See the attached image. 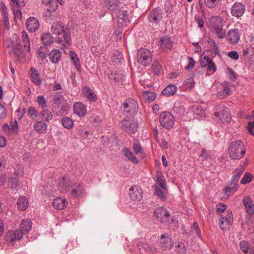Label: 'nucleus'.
Masks as SVG:
<instances>
[{"label": "nucleus", "mask_w": 254, "mask_h": 254, "mask_svg": "<svg viewBox=\"0 0 254 254\" xmlns=\"http://www.w3.org/2000/svg\"><path fill=\"white\" fill-rule=\"evenodd\" d=\"M41 40L43 44L46 46H49L54 42V38L50 33H47L43 34Z\"/></svg>", "instance_id": "obj_39"}, {"label": "nucleus", "mask_w": 254, "mask_h": 254, "mask_svg": "<svg viewBox=\"0 0 254 254\" xmlns=\"http://www.w3.org/2000/svg\"><path fill=\"white\" fill-rule=\"evenodd\" d=\"M70 183L68 179L66 177H62L59 182L60 187L63 190H67L69 187Z\"/></svg>", "instance_id": "obj_44"}, {"label": "nucleus", "mask_w": 254, "mask_h": 254, "mask_svg": "<svg viewBox=\"0 0 254 254\" xmlns=\"http://www.w3.org/2000/svg\"><path fill=\"white\" fill-rule=\"evenodd\" d=\"M73 111L79 116H84L86 113V107L81 102H76L74 104Z\"/></svg>", "instance_id": "obj_20"}, {"label": "nucleus", "mask_w": 254, "mask_h": 254, "mask_svg": "<svg viewBox=\"0 0 254 254\" xmlns=\"http://www.w3.org/2000/svg\"><path fill=\"white\" fill-rule=\"evenodd\" d=\"M32 227V222L29 219L22 220L20 223V230L23 232V234L29 232Z\"/></svg>", "instance_id": "obj_31"}, {"label": "nucleus", "mask_w": 254, "mask_h": 254, "mask_svg": "<svg viewBox=\"0 0 254 254\" xmlns=\"http://www.w3.org/2000/svg\"><path fill=\"white\" fill-rule=\"evenodd\" d=\"M49 55L50 61L54 64L58 63L62 57V54L58 50H52Z\"/></svg>", "instance_id": "obj_25"}, {"label": "nucleus", "mask_w": 254, "mask_h": 254, "mask_svg": "<svg viewBox=\"0 0 254 254\" xmlns=\"http://www.w3.org/2000/svg\"><path fill=\"white\" fill-rule=\"evenodd\" d=\"M58 108L59 109L58 110L56 109L55 111L56 114L58 116L66 115L68 112L69 107L67 105H58Z\"/></svg>", "instance_id": "obj_40"}, {"label": "nucleus", "mask_w": 254, "mask_h": 254, "mask_svg": "<svg viewBox=\"0 0 254 254\" xmlns=\"http://www.w3.org/2000/svg\"><path fill=\"white\" fill-rule=\"evenodd\" d=\"M23 236V232L21 230L8 231L6 234V240L10 242H14L15 240H20Z\"/></svg>", "instance_id": "obj_15"}, {"label": "nucleus", "mask_w": 254, "mask_h": 254, "mask_svg": "<svg viewBox=\"0 0 254 254\" xmlns=\"http://www.w3.org/2000/svg\"><path fill=\"white\" fill-rule=\"evenodd\" d=\"M244 170L243 169H237L235 170L234 173V175L232 177L231 180V182H233L235 183L238 184V182L239 180V179L243 174Z\"/></svg>", "instance_id": "obj_50"}, {"label": "nucleus", "mask_w": 254, "mask_h": 254, "mask_svg": "<svg viewBox=\"0 0 254 254\" xmlns=\"http://www.w3.org/2000/svg\"><path fill=\"white\" fill-rule=\"evenodd\" d=\"M133 149L136 154H138L142 151L141 146L137 140L133 141Z\"/></svg>", "instance_id": "obj_61"}, {"label": "nucleus", "mask_w": 254, "mask_h": 254, "mask_svg": "<svg viewBox=\"0 0 254 254\" xmlns=\"http://www.w3.org/2000/svg\"><path fill=\"white\" fill-rule=\"evenodd\" d=\"M64 28L59 22H55L52 25L51 31L53 34L60 35Z\"/></svg>", "instance_id": "obj_38"}, {"label": "nucleus", "mask_w": 254, "mask_h": 254, "mask_svg": "<svg viewBox=\"0 0 254 254\" xmlns=\"http://www.w3.org/2000/svg\"><path fill=\"white\" fill-rule=\"evenodd\" d=\"M30 78L36 85L39 86L42 84V80L40 78V74L37 69L32 67L30 68Z\"/></svg>", "instance_id": "obj_23"}, {"label": "nucleus", "mask_w": 254, "mask_h": 254, "mask_svg": "<svg viewBox=\"0 0 254 254\" xmlns=\"http://www.w3.org/2000/svg\"><path fill=\"white\" fill-rule=\"evenodd\" d=\"M18 186V179L16 178L11 177L8 179V186L10 189H15Z\"/></svg>", "instance_id": "obj_56"}, {"label": "nucleus", "mask_w": 254, "mask_h": 254, "mask_svg": "<svg viewBox=\"0 0 254 254\" xmlns=\"http://www.w3.org/2000/svg\"><path fill=\"white\" fill-rule=\"evenodd\" d=\"M69 54L70 58L72 61L73 63L74 64V65L76 67V69L78 71H80L81 70V66L80 65V60L77 54L72 50L69 51Z\"/></svg>", "instance_id": "obj_27"}, {"label": "nucleus", "mask_w": 254, "mask_h": 254, "mask_svg": "<svg viewBox=\"0 0 254 254\" xmlns=\"http://www.w3.org/2000/svg\"><path fill=\"white\" fill-rule=\"evenodd\" d=\"M252 178L253 175L252 174L246 172L240 183L241 184H247L252 180Z\"/></svg>", "instance_id": "obj_55"}, {"label": "nucleus", "mask_w": 254, "mask_h": 254, "mask_svg": "<svg viewBox=\"0 0 254 254\" xmlns=\"http://www.w3.org/2000/svg\"><path fill=\"white\" fill-rule=\"evenodd\" d=\"M241 250L246 254H254V250L248 242L245 241L240 244Z\"/></svg>", "instance_id": "obj_30"}, {"label": "nucleus", "mask_w": 254, "mask_h": 254, "mask_svg": "<svg viewBox=\"0 0 254 254\" xmlns=\"http://www.w3.org/2000/svg\"><path fill=\"white\" fill-rule=\"evenodd\" d=\"M228 56L232 59L237 60L239 59V56L237 52L233 51L228 52Z\"/></svg>", "instance_id": "obj_63"}, {"label": "nucleus", "mask_w": 254, "mask_h": 254, "mask_svg": "<svg viewBox=\"0 0 254 254\" xmlns=\"http://www.w3.org/2000/svg\"><path fill=\"white\" fill-rule=\"evenodd\" d=\"M26 25L28 31L34 32L39 27V22L37 18L31 17L27 20Z\"/></svg>", "instance_id": "obj_16"}, {"label": "nucleus", "mask_w": 254, "mask_h": 254, "mask_svg": "<svg viewBox=\"0 0 254 254\" xmlns=\"http://www.w3.org/2000/svg\"><path fill=\"white\" fill-rule=\"evenodd\" d=\"M194 84L193 78L190 77L186 79L183 85V87L185 89H191Z\"/></svg>", "instance_id": "obj_53"}, {"label": "nucleus", "mask_w": 254, "mask_h": 254, "mask_svg": "<svg viewBox=\"0 0 254 254\" xmlns=\"http://www.w3.org/2000/svg\"><path fill=\"white\" fill-rule=\"evenodd\" d=\"M17 204L18 208L21 211H24L28 208V201L26 197L21 196L18 199Z\"/></svg>", "instance_id": "obj_36"}, {"label": "nucleus", "mask_w": 254, "mask_h": 254, "mask_svg": "<svg viewBox=\"0 0 254 254\" xmlns=\"http://www.w3.org/2000/svg\"><path fill=\"white\" fill-rule=\"evenodd\" d=\"M48 125L43 121L36 122L33 126L34 130L40 133H45L47 131Z\"/></svg>", "instance_id": "obj_21"}, {"label": "nucleus", "mask_w": 254, "mask_h": 254, "mask_svg": "<svg viewBox=\"0 0 254 254\" xmlns=\"http://www.w3.org/2000/svg\"><path fill=\"white\" fill-rule=\"evenodd\" d=\"M67 204V201L66 199H62L61 197H57L55 199L53 202V206L55 208L63 209Z\"/></svg>", "instance_id": "obj_24"}, {"label": "nucleus", "mask_w": 254, "mask_h": 254, "mask_svg": "<svg viewBox=\"0 0 254 254\" xmlns=\"http://www.w3.org/2000/svg\"><path fill=\"white\" fill-rule=\"evenodd\" d=\"M155 194L162 200L165 201L167 198V189H161L157 186H155Z\"/></svg>", "instance_id": "obj_32"}, {"label": "nucleus", "mask_w": 254, "mask_h": 254, "mask_svg": "<svg viewBox=\"0 0 254 254\" xmlns=\"http://www.w3.org/2000/svg\"><path fill=\"white\" fill-rule=\"evenodd\" d=\"M118 20L122 26H127L129 20L128 16L127 11L121 8L117 14Z\"/></svg>", "instance_id": "obj_14"}, {"label": "nucleus", "mask_w": 254, "mask_h": 254, "mask_svg": "<svg viewBox=\"0 0 254 254\" xmlns=\"http://www.w3.org/2000/svg\"><path fill=\"white\" fill-rule=\"evenodd\" d=\"M28 115L32 120H35L38 116V112L34 107L30 106L27 110Z\"/></svg>", "instance_id": "obj_47"}, {"label": "nucleus", "mask_w": 254, "mask_h": 254, "mask_svg": "<svg viewBox=\"0 0 254 254\" xmlns=\"http://www.w3.org/2000/svg\"><path fill=\"white\" fill-rule=\"evenodd\" d=\"M84 191V188L81 184H75L70 192V197L76 198L80 196Z\"/></svg>", "instance_id": "obj_19"}, {"label": "nucleus", "mask_w": 254, "mask_h": 254, "mask_svg": "<svg viewBox=\"0 0 254 254\" xmlns=\"http://www.w3.org/2000/svg\"><path fill=\"white\" fill-rule=\"evenodd\" d=\"M123 152L125 156L132 163L134 164H137L138 163L137 159L134 156L133 153L129 149L127 148L123 149Z\"/></svg>", "instance_id": "obj_37"}, {"label": "nucleus", "mask_w": 254, "mask_h": 254, "mask_svg": "<svg viewBox=\"0 0 254 254\" xmlns=\"http://www.w3.org/2000/svg\"><path fill=\"white\" fill-rule=\"evenodd\" d=\"M21 37L22 38L24 51L29 53L30 52V42L29 37L25 31L21 32Z\"/></svg>", "instance_id": "obj_34"}, {"label": "nucleus", "mask_w": 254, "mask_h": 254, "mask_svg": "<svg viewBox=\"0 0 254 254\" xmlns=\"http://www.w3.org/2000/svg\"><path fill=\"white\" fill-rule=\"evenodd\" d=\"M241 33L236 29L229 30L226 35V39L231 44L237 43L240 39Z\"/></svg>", "instance_id": "obj_10"}, {"label": "nucleus", "mask_w": 254, "mask_h": 254, "mask_svg": "<svg viewBox=\"0 0 254 254\" xmlns=\"http://www.w3.org/2000/svg\"><path fill=\"white\" fill-rule=\"evenodd\" d=\"M154 216L158 221L173 230L179 227L178 221L170 217L169 212L166 208L162 207L156 208L154 211Z\"/></svg>", "instance_id": "obj_1"}, {"label": "nucleus", "mask_w": 254, "mask_h": 254, "mask_svg": "<svg viewBox=\"0 0 254 254\" xmlns=\"http://www.w3.org/2000/svg\"><path fill=\"white\" fill-rule=\"evenodd\" d=\"M121 2L119 0H106L105 5L111 11H114L120 7Z\"/></svg>", "instance_id": "obj_28"}, {"label": "nucleus", "mask_w": 254, "mask_h": 254, "mask_svg": "<svg viewBox=\"0 0 254 254\" xmlns=\"http://www.w3.org/2000/svg\"><path fill=\"white\" fill-rule=\"evenodd\" d=\"M84 95L91 102L96 101V95L95 93L90 88L85 87L83 88Z\"/></svg>", "instance_id": "obj_33"}, {"label": "nucleus", "mask_w": 254, "mask_h": 254, "mask_svg": "<svg viewBox=\"0 0 254 254\" xmlns=\"http://www.w3.org/2000/svg\"><path fill=\"white\" fill-rule=\"evenodd\" d=\"M173 41L170 37L165 36L160 38L159 46L164 51H170L173 46Z\"/></svg>", "instance_id": "obj_9"}, {"label": "nucleus", "mask_w": 254, "mask_h": 254, "mask_svg": "<svg viewBox=\"0 0 254 254\" xmlns=\"http://www.w3.org/2000/svg\"><path fill=\"white\" fill-rule=\"evenodd\" d=\"M243 202L248 213L250 215L253 214L254 212V206L251 198L248 196H246L244 197Z\"/></svg>", "instance_id": "obj_22"}, {"label": "nucleus", "mask_w": 254, "mask_h": 254, "mask_svg": "<svg viewBox=\"0 0 254 254\" xmlns=\"http://www.w3.org/2000/svg\"><path fill=\"white\" fill-rule=\"evenodd\" d=\"M219 0H204L205 5L209 8H212L216 7Z\"/></svg>", "instance_id": "obj_59"}, {"label": "nucleus", "mask_w": 254, "mask_h": 254, "mask_svg": "<svg viewBox=\"0 0 254 254\" xmlns=\"http://www.w3.org/2000/svg\"><path fill=\"white\" fill-rule=\"evenodd\" d=\"M10 125L11 127V130L14 133H17L18 131V123L16 120H11L10 122Z\"/></svg>", "instance_id": "obj_60"}, {"label": "nucleus", "mask_w": 254, "mask_h": 254, "mask_svg": "<svg viewBox=\"0 0 254 254\" xmlns=\"http://www.w3.org/2000/svg\"><path fill=\"white\" fill-rule=\"evenodd\" d=\"M193 112L200 117H203L205 115V111L203 110L202 107L200 105H194L192 108Z\"/></svg>", "instance_id": "obj_49"}, {"label": "nucleus", "mask_w": 254, "mask_h": 254, "mask_svg": "<svg viewBox=\"0 0 254 254\" xmlns=\"http://www.w3.org/2000/svg\"><path fill=\"white\" fill-rule=\"evenodd\" d=\"M12 51L17 58H19L21 57L22 51L18 47L16 46L13 47Z\"/></svg>", "instance_id": "obj_64"}, {"label": "nucleus", "mask_w": 254, "mask_h": 254, "mask_svg": "<svg viewBox=\"0 0 254 254\" xmlns=\"http://www.w3.org/2000/svg\"><path fill=\"white\" fill-rule=\"evenodd\" d=\"M159 122L163 127L170 129L174 125V118L170 112H163L160 115Z\"/></svg>", "instance_id": "obj_4"}, {"label": "nucleus", "mask_w": 254, "mask_h": 254, "mask_svg": "<svg viewBox=\"0 0 254 254\" xmlns=\"http://www.w3.org/2000/svg\"><path fill=\"white\" fill-rule=\"evenodd\" d=\"M246 153L244 144L240 140L232 142L228 149L230 157L233 160H239L243 157Z\"/></svg>", "instance_id": "obj_2"}, {"label": "nucleus", "mask_w": 254, "mask_h": 254, "mask_svg": "<svg viewBox=\"0 0 254 254\" xmlns=\"http://www.w3.org/2000/svg\"><path fill=\"white\" fill-rule=\"evenodd\" d=\"M137 62L143 66L149 65L152 61V54L147 49H139L137 54Z\"/></svg>", "instance_id": "obj_3"}, {"label": "nucleus", "mask_w": 254, "mask_h": 254, "mask_svg": "<svg viewBox=\"0 0 254 254\" xmlns=\"http://www.w3.org/2000/svg\"><path fill=\"white\" fill-rule=\"evenodd\" d=\"M62 33L64 34V39L66 43L68 45L71 44V39L70 37V30L69 28L65 27Z\"/></svg>", "instance_id": "obj_52"}, {"label": "nucleus", "mask_w": 254, "mask_h": 254, "mask_svg": "<svg viewBox=\"0 0 254 254\" xmlns=\"http://www.w3.org/2000/svg\"><path fill=\"white\" fill-rule=\"evenodd\" d=\"M245 9V6L243 3L236 2L232 7L231 14L234 16L239 17L244 14Z\"/></svg>", "instance_id": "obj_12"}, {"label": "nucleus", "mask_w": 254, "mask_h": 254, "mask_svg": "<svg viewBox=\"0 0 254 254\" xmlns=\"http://www.w3.org/2000/svg\"><path fill=\"white\" fill-rule=\"evenodd\" d=\"M37 101L39 104V107L42 109H44L47 106V101L45 99L44 97L42 95H39L37 98Z\"/></svg>", "instance_id": "obj_54"}, {"label": "nucleus", "mask_w": 254, "mask_h": 254, "mask_svg": "<svg viewBox=\"0 0 254 254\" xmlns=\"http://www.w3.org/2000/svg\"><path fill=\"white\" fill-rule=\"evenodd\" d=\"M123 105L125 113L129 114L130 115H134L137 114L138 105L134 99L128 98L124 102Z\"/></svg>", "instance_id": "obj_5"}, {"label": "nucleus", "mask_w": 254, "mask_h": 254, "mask_svg": "<svg viewBox=\"0 0 254 254\" xmlns=\"http://www.w3.org/2000/svg\"><path fill=\"white\" fill-rule=\"evenodd\" d=\"M38 51L39 53V57L42 60H45L46 58L47 55L48 54L47 48H46L45 47H41L38 49Z\"/></svg>", "instance_id": "obj_57"}, {"label": "nucleus", "mask_w": 254, "mask_h": 254, "mask_svg": "<svg viewBox=\"0 0 254 254\" xmlns=\"http://www.w3.org/2000/svg\"><path fill=\"white\" fill-rule=\"evenodd\" d=\"M163 18V11L159 8L151 10L148 15L149 21L153 23H158Z\"/></svg>", "instance_id": "obj_7"}, {"label": "nucleus", "mask_w": 254, "mask_h": 254, "mask_svg": "<svg viewBox=\"0 0 254 254\" xmlns=\"http://www.w3.org/2000/svg\"><path fill=\"white\" fill-rule=\"evenodd\" d=\"M39 115L42 121L44 122H49L53 118V113L50 110L46 109H43L40 111Z\"/></svg>", "instance_id": "obj_29"}, {"label": "nucleus", "mask_w": 254, "mask_h": 254, "mask_svg": "<svg viewBox=\"0 0 254 254\" xmlns=\"http://www.w3.org/2000/svg\"><path fill=\"white\" fill-rule=\"evenodd\" d=\"M212 31L216 33L220 39H222L226 36V31L223 29V25L221 27H217L216 29L212 30Z\"/></svg>", "instance_id": "obj_48"}, {"label": "nucleus", "mask_w": 254, "mask_h": 254, "mask_svg": "<svg viewBox=\"0 0 254 254\" xmlns=\"http://www.w3.org/2000/svg\"><path fill=\"white\" fill-rule=\"evenodd\" d=\"M206 63H207V68L209 71L214 72L216 70V66L214 62H213L211 58L209 60H207Z\"/></svg>", "instance_id": "obj_58"}, {"label": "nucleus", "mask_w": 254, "mask_h": 254, "mask_svg": "<svg viewBox=\"0 0 254 254\" xmlns=\"http://www.w3.org/2000/svg\"><path fill=\"white\" fill-rule=\"evenodd\" d=\"M75 132L76 137L81 139H85L89 135V133L88 130H85L82 128H76L75 130Z\"/></svg>", "instance_id": "obj_45"}, {"label": "nucleus", "mask_w": 254, "mask_h": 254, "mask_svg": "<svg viewBox=\"0 0 254 254\" xmlns=\"http://www.w3.org/2000/svg\"><path fill=\"white\" fill-rule=\"evenodd\" d=\"M152 68L155 74L159 75L161 72L162 66L158 62L154 61L152 64Z\"/></svg>", "instance_id": "obj_51"}, {"label": "nucleus", "mask_w": 254, "mask_h": 254, "mask_svg": "<svg viewBox=\"0 0 254 254\" xmlns=\"http://www.w3.org/2000/svg\"><path fill=\"white\" fill-rule=\"evenodd\" d=\"M160 247L163 250H169L173 247V242L168 235H162L160 238Z\"/></svg>", "instance_id": "obj_11"}, {"label": "nucleus", "mask_w": 254, "mask_h": 254, "mask_svg": "<svg viewBox=\"0 0 254 254\" xmlns=\"http://www.w3.org/2000/svg\"><path fill=\"white\" fill-rule=\"evenodd\" d=\"M143 96L145 100L148 102H152L155 99L156 95L152 92L145 91L143 92Z\"/></svg>", "instance_id": "obj_46"}, {"label": "nucleus", "mask_w": 254, "mask_h": 254, "mask_svg": "<svg viewBox=\"0 0 254 254\" xmlns=\"http://www.w3.org/2000/svg\"><path fill=\"white\" fill-rule=\"evenodd\" d=\"M129 198L133 201H139L143 197V191L141 188L137 185H134L128 190Z\"/></svg>", "instance_id": "obj_6"}, {"label": "nucleus", "mask_w": 254, "mask_h": 254, "mask_svg": "<svg viewBox=\"0 0 254 254\" xmlns=\"http://www.w3.org/2000/svg\"><path fill=\"white\" fill-rule=\"evenodd\" d=\"M214 115L216 117H219L221 122H229L231 119V115L228 113L227 109L223 106L220 112H215Z\"/></svg>", "instance_id": "obj_13"}, {"label": "nucleus", "mask_w": 254, "mask_h": 254, "mask_svg": "<svg viewBox=\"0 0 254 254\" xmlns=\"http://www.w3.org/2000/svg\"><path fill=\"white\" fill-rule=\"evenodd\" d=\"M63 126L67 129H70L73 126V121L69 117H65L62 119Z\"/></svg>", "instance_id": "obj_41"}, {"label": "nucleus", "mask_w": 254, "mask_h": 254, "mask_svg": "<svg viewBox=\"0 0 254 254\" xmlns=\"http://www.w3.org/2000/svg\"><path fill=\"white\" fill-rule=\"evenodd\" d=\"M238 184L231 181L229 186L226 188L225 192L232 195L238 190Z\"/></svg>", "instance_id": "obj_42"}, {"label": "nucleus", "mask_w": 254, "mask_h": 254, "mask_svg": "<svg viewBox=\"0 0 254 254\" xmlns=\"http://www.w3.org/2000/svg\"><path fill=\"white\" fill-rule=\"evenodd\" d=\"M142 249L147 253L154 254L156 252L157 249L153 244L145 243L143 244Z\"/></svg>", "instance_id": "obj_43"}, {"label": "nucleus", "mask_w": 254, "mask_h": 254, "mask_svg": "<svg viewBox=\"0 0 254 254\" xmlns=\"http://www.w3.org/2000/svg\"><path fill=\"white\" fill-rule=\"evenodd\" d=\"M210 27L212 30L216 29L217 27H221L222 24V20L219 16H213L210 20Z\"/></svg>", "instance_id": "obj_26"}, {"label": "nucleus", "mask_w": 254, "mask_h": 254, "mask_svg": "<svg viewBox=\"0 0 254 254\" xmlns=\"http://www.w3.org/2000/svg\"><path fill=\"white\" fill-rule=\"evenodd\" d=\"M199 156L203 157L204 160H207L211 158L212 155L210 152L207 151L205 149H202Z\"/></svg>", "instance_id": "obj_62"}, {"label": "nucleus", "mask_w": 254, "mask_h": 254, "mask_svg": "<svg viewBox=\"0 0 254 254\" xmlns=\"http://www.w3.org/2000/svg\"><path fill=\"white\" fill-rule=\"evenodd\" d=\"M233 222V214L230 211L227 215V217H223L220 221V227L223 230H226L231 225Z\"/></svg>", "instance_id": "obj_17"}, {"label": "nucleus", "mask_w": 254, "mask_h": 254, "mask_svg": "<svg viewBox=\"0 0 254 254\" xmlns=\"http://www.w3.org/2000/svg\"><path fill=\"white\" fill-rule=\"evenodd\" d=\"M224 88L220 90L216 95L217 98L220 99H223L230 96L232 94V91L229 86L228 83L225 82L223 84Z\"/></svg>", "instance_id": "obj_18"}, {"label": "nucleus", "mask_w": 254, "mask_h": 254, "mask_svg": "<svg viewBox=\"0 0 254 254\" xmlns=\"http://www.w3.org/2000/svg\"><path fill=\"white\" fill-rule=\"evenodd\" d=\"M122 127L125 131L129 134L136 132L138 128V124L134 122H131L127 120H124L122 122Z\"/></svg>", "instance_id": "obj_8"}, {"label": "nucleus", "mask_w": 254, "mask_h": 254, "mask_svg": "<svg viewBox=\"0 0 254 254\" xmlns=\"http://www.w3.org/2000/svg\"><path fill=\"white\" fill-rule=\"evenodd\" d=\"M177 88L174 84L168 85L162 92L163 95L169 97L173 95L177 91Z\"/></svg>", "instance_id": "obj_35"}]
</instances>
